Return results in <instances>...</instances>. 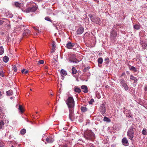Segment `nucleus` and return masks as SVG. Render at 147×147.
<instances>
[{"instance_id":"1","label":"nucleus","mask_w":147,"mask_h":147,"mask_svg":"<svg viewBox=\"0 0 147 147\" xmlns=\"http://www.w3.org/2000/svg\"><path fill=\"white\" fill-rule=\"evenodd\" d=\"M136 125L134 124L133 125L131 126L128 130L127 135L131 140H132L134 138V134L136 130Z\"/></svg>"},{"instance_id":"2","label":"nucleus","mask_w":147,"mask_h":147,"mask_svg":"<svg viewBox=\"0 0 147 147\" xmlns=\"http://www.w3.org/2000/svg\"><path fill=\"white\" fill-rule=\"evenodd\" d=\"M84 136L86 139L88 140H92L95 138L94 134L90 130H88L85 131Z\"/></svg>"},{"instance_id":"3","label":"nucleus","mask_w":147,"mask_h":147,"mask_svg":"<svg viewBox=\"0 0 147 147\" xmlns=\"http://www.w3.org/2000/svg\"><path fill=\"white\" fill-rule=\"evenodd\" d=\"M66 103L68 106L69 109H74L75 103L73 97H69L67 99Z\"/></svg>"},{"instance_id":"4","label":"nucleus","mask_w":147,"mask_h":147,"mask_svg":"<svg viewBox=\"0 0 147 147\" xmlns=\"http://www.w3.org/2000/svg\"><path fill=\"white\" fill-rule=\"evenodd\" d=\"M69 59V61L70 62L76 63H78L81 60V59L79 60L76 59L75 55L74 54H72Z\"/></svg>"},{"instance_id":"5","label":"nucleus","mask_w":147,"mask_h":147,"mask_svg":"<svg viewBox=\"0 0 147 147\" xmlns=\"http://www.w3.org/2000/svg\"><path fill=\"white\" fill-rule=\"evenodd\" d=\"M69 119L72 121H73L75 118V116L74 114V109H69Z\"/></svg>"},{"instance_id":"6","label":"nucleus","mask_w":147,"mask_h":147,"mask_svg":"<svg viewBox=\"0 0 147 147\" xmlns=\"http://www.w3.org/2000/svg\"><path fill=\"white\" fill-rule=\"evenodd\" d=\"M119 82L121 86L124 88L125 90L127 91L129 89L128 86L123 79H121Z\"/></svg>"},{"instance_id":"7","label":"nucleus","mask_w":147,"mask_h":147,"mask_svg":"<svg viewBox=\"0 0 147 147\" xmlns=\"http://www.w3.org/2000/svg\"><path fill=\"white\" fill-rule=\"evenodd\" d=\"M84 30V28L82 26H78L76 28V32L77 35L82 34Z\"/></svg>"},{"instance_id":"8","label":"nucleus","mask_w":147,"mask_h":147,"mask_svg":"<svg viewBox=\"0 0 147 147\" xmlns=\"http://www.w3.org/2000/svg\"><path fill=\"white\" fill-rule=\"evenodd\" d=\"M130 79L131 81L134 82L133 83V86L134 87L136 85V82L138 80V79H137L136 77H134L132 75L130 76Z\"/></svg>"},{"instance_id":"9","label":"nucleus","mask_w":147,"mask_h":147,"mask_svg":"<svg viewBox=\"0 0 147 147\" xmlns=\"http://www.w3.org/2000/svg\"><path fill=\"white\" fill-rule=\"evenodd\" d=\"M99 111L102 114H104L105 112V107L104 104L101 105L99 107Z\"/></svg>"},{"instance_id":"10","label":"nucleus","mask_w":147,"mask_h":147,"mask_svg":"<svg viewBox=\"0 0 147 147\" xmlns=\"http://www.w3.org/2000/svg\"><path fill=\"white\" fill-rule=\"evenodd\" d=\"M121 142L125 146H127L129 145L127 139L126 137H124L122 139Z\"/></svg>"},{"instance_id":"11","label":"nucleus","mask_w":147,"mask_h":147,"mask_svg":"<svg viewBox=\"0 0 147 147\" xmlns=\"http://www.w3.org/2000/svg\"><path fill=\"white\" fill-rule=\"evenodd\" d=\"M46 140L47 143H52L54 142V140L52 136L47 137Z\"/></svg>"},{"instance_id":"12","label":"nucleus","mask_w":147,"mask_h":147,"mask_svg":"<svg viewBox=\"0 0 147 147\" xmlns=\"http://www.w3.org/2000/svg\"><path fill=\"white\" fill-rule=\"evenodd\" d=\"M30 31L28 29H26L24 31L23 36L24 37H27L30 35Z\"/></svg>"},{"instance_id":"13","label":"nucleus","mask_w":147,"mask_h":147,"mask_svg":"<svg viewBox=\"0 0 147 147\" xmlns=\"http://www.w3.org/2000/svg\"><path fill=\"white\" fill-rule=\"evenodd\" d=\"M37 9V8L36 6H33L28 8L26 9V11L28 12H34Z\"/></svg>"},{"instance_id":"14","label":"nucleus","mask_w":147,"mask_h":147,"mask_svg":"<svg viewBox=\"0 0 147 147\" xmlns=\"http://www.w3.org/2000/svg\"><path fill=\"white\" fill-rule=\"evenodd\" d=\"M33 28L35 30V32L34 33V35L35 36L38 35L40 32L38 29V28L37 27H34Z\"/></svg>"},{"instance_id":"15","label":"nucleus","mask_w":147,"mask_h":147,"mask_svg":"<svg viewBox=\"0 0 147 147\" xmlns=\"http://www.w3.org/2000/svg\"><path fill=\"white\" fill-rule=\"evenodd\" d=\"M75 45V44L73 43L69 42L67 43L66 44V47L69 49H71Z\"/></svg>"},{"instance_id":"16","label":"nucleus","mask_w":147,"mask_h":147,"mask_svg":"<svg viewBox=\"0 0 147 147\" xmlns=\"http://www.w3.org/2000/svg\"><path fill=\"white\" fill-rule=\"evenodd\" d=\"M117 35V33L116 31H113L111 32V38L114 39L115 38Z\"/></svg>"},{"instance_id":"17","label":"nucleus","mask_w":147,"mask_h":147,"mask_svg":"<svg viewBox=\"0 0 147 147\" xmlns=\"http://www.w3.org/2000/svg\"><path fill=\"white\" fill-rule=\"evenodd\" d=\"M81 88L83 90V91L84 93H87L88 92V88L87 86L82 85L81 86Z\"/></svg>"},{"instance_id":"18","label":"nucleus","mask_w":147,"mask_h":147,"mask_svg":"<svg viewBox=\"0 0 147 147\" xmlns=\"http://www.w3.org/2000/svg\"><path fill=\"white\" fill-rule=\"evenodd\" d=\"M129 65V68L130 70L133 71L134 72L137 71V69L135 67L132 66H131L130 65Z\"/></svg>"},{"instance_id":"19","label":"nucleus","mask_w":147,"mask_h":147,"mask_svg":"<svg viewBox=\"0 0 147 147\" xmlns=\"http://www.w3.org/2000/svg\"><path fill=\"white\" fill-rule=\"evenodd\" d=\"M74 90L75 92H76L78 93H80L81 92V89L80 88H79L78 87H76L75 88Z\"/></svg>"},{"instance_id":"20","label":"nucleus","mask_w":147,"mask_h":147,"mask_svg":"<svg viewBox=\"0 0 147 147\" xmlns=\"http://www.w3.org/2000/svg\"><path fill=\"white\" fill-rule=\"evenodd\" d=\"M6 93L7 95L10 96L13 94V91L12 90H9L6 92Z\"/></svg>"},{"instance_id":"21","label":"nucleus","mask_w":147,"mask_h":147,"mask_svg":"<svg viewBox=\"0 0 147 147\" xmlns=\"http://www.w3.org/2000/svg\"><path fill=\"white\" fill-rule=\"evenodd\" d=\"M81 109L82 112H85L87 110V109L84 107H81Z\"/></svg>"},{"instance_id":"22","label":"nucleus","mask_w":147,"mask_h":147,"mask_svg":"<svg viewBox=\"0 0 147 147\" xmlns=\"http://www.w3.org/2000/svg\"><path fill=\"white\" fill-rule=\"evenodd\" d=\"M134 29L138 30L140 28V25L135 24L134 26Z\"/></svg>"},{"instance_id":"23","label":"nucleus","mask_w":147,"mask_h":147,"mask_svg":"<svg viewBox=\"0 0 147 147\" xmlns=\"http://www.w3.org/2000/svg\"><path fill=\"white\" fill-rule=\"evenodd\" d=\"M19 110L22 113H23L24 112V109L22 106L21 105H19Z\"/></svg>"},{"instance_id":"24","label":"nucleus","mask_w":147,"mask_h":147,"mask_svg":"<svg viewBox=\"0 0 147 147\" xmlns=\"http://www.w3.org/2000/svg\"><path fill=\"white\" fill-rule=\"evenodd\" d=\"M61 73L64 76H66L67 74V71L64 69H62L61 70Z\"/></svg>"},{"instance_id":"25","label":"nucleus","mask_w":147,"mask_h":147,"mask_svg":"<svg viewBox=\"0 0 147 147\" xmlns=\"http://www.w3.org/2000/svg\"><path fill=\"white\" fill-rule=\"evenodd\" d=\"M37 62L38 64H43L45 63V61L44 60H40L38 61Z\"/></svg>"},{"instance_id":"26","label":"nucleus","mask_w":147,"mask_h":147,"mask_svg":"<svg viewBox=\"0 0 147 147\" xmlns=\"http://www.w3.org/2000/svg\"><path fill=\"white\" fill-rule=\"evenodd\" d=\"M77 70L74 67H72V74H75L76 73Z\"/></svg>"},{"instance_id":"27","label":"nucleus","mask_w":147,"mask_h":147,"mask_svg":"<svg viewBox=\"0 0 147 147\" xmlns=\"http://www.w3.org/2000/svg\"><path fill=\"white\" fill-rule=\"evenodd\" d=\"M9 60V58L7 56H5L3 58V61L5 62H7Z\"/></svg>"},{"instance_id":"28","label":"nucleus","mask_w":147,"mask_h":147,"mask_svg":"<svg viewBox=\"0 0 147 147\" xmlns=\"http://www.w3.org/2000/svg\"><path fill=\"white\" fill-rule=\"evenodd\" d=\"M103 120L104 121L108 122H109L111 121L110 119L109 118H108L107 117H104V119H103Z\"/></svg>"},{"instance_id":"29","label":"nucleus","mask_w":147,"mask_h":147,"mask_svg":"<svg viewBox=\"0 0 147 147\" xmlns=\"http://www.w3.org/2000/svg\"><path fill=\"white\" fill-rule=\"evenodd\" d=\"M4 50L2 47H0V55H2L4 53Z\"/></svg>"},{"instance_id":"30","label":"nucleus","mask_w":147,"mask_h":147,"mask_svg":"<svg viewBox=\"0 0 147 147\" xmlns=\"http://www.w3.org/2000/svg\"><path fill=\"white\" fill-rule=\"evenodd\" d=\"M98 63L102 64L103 62L102 58L101 57L99 58L98 59Z\"/></svg>"},{"instance_id":"31","label":"nucleus","mask_w":147,"mask_h":147,"mask_svg":"<svg viewBox=\"0 0 147 147\" xmlns=\"http://www.w3.org/2000/svg\"><path fill=\"white\" fill-rule=\"evenodd\" d=\"M26 132V130L25 129H22L20 131V134H24Z\"/></svg>"},{"instance_id":"32","label":"nucleus","mask_w":147,"mask_h":147,"mask_svg":"<svg viewBox=\"0 0 147 147\" xmlns=\"http://www.w3.org/2000/svg\"><path fill=\"white\" fill-rule=\"evenodd\" d=\"M109 59L108 58H105V63L106 64H108L109 63Z\"/></svg>"},{"instance_id":"33","label":"nucleus","mask_w":147,"mask_h":147,"mask_svg":"<svg viewBox=\"0 0 147 147\" xmlns=\"http://www.w3.org/2000/svg\"><path fill=\"white\" fill-rule=\"evenodd\" d=\"M15 6L16 7H20L21 5V4L20 3H19L18 2H16L15 3Z\"/></svg>"},{"instance_id":"34","label":"nucleus","mask_w":147,"mask_h":147,"mask_svg":"<svg viewBox=\"0 0 147 147\" xmlns=\"http://www.w3.org/2000/svg\"><path fill=\"white\" fill-rule=\"evenodd\" d=\"M51 44L52 45V48L53 49H55V43L53 41L52 42Z\"/></svg>"},{"instance_id":"35","label":"nucleus","mask_w":147,"mask_h":147,"mask_svg":"<svg viewBox=\"0 0 147 147\" xmlns=\"http://www.w3.org/2000/svg\"><path fill=\"white\" fill-rule=\"evenodd\" d=\"M12 68L15 72H16L17 71L16 67V65H13Z\"/></svg>"},{"instance_id":"36","label":"nucleus","mask_w":147,"mask_h":147,"mask_svg":"<svg viewBox=\"0 0 147 147\" xmlns=\"http://www.w3.org/2000/svg\"><path fill=\"white\" fill-rule=\"evenodd\" d=\"M90 68V67H86V68H84L83 69V72H86Z\"/></svg>"},{"instance_id":"37","label":"nucleus","mask_w":147,"mask_h":147,"mask_svg":"<svg viewBox=\"0 0 147 147\" xmlns=\"http://www.w3.org/2000/svg\"><path fill=\"white\" fill-rule=\"evenodd\" d=\"M45 19L47 21H50V22H52V20L50 19V18L48 16L46 17L45 18Z\"/></svg>"},{"instance_id":"38","label":"nucleus","mask_w":147,"mask_h":147,"mask_svg":"<svg viewBox=\"0 0 147 147\" xmlns=\"http://www.w3.org/2000/svg\"><path fill=\"white\" fill-rule=\"evenodd\" d=\"M4 125V123L3 121H0V129H1L3 126Z\"/></svg>"},{"instance_id":"39","label":"nucleus","mask_w":147,"mask_h":147,"mask_svg":"<svg viewBox=\"0 0 147 147\" xmlns=\"http://www.w3.org/2000/svg\"><path fill=\"white\" fill-rule=\"evenodd\" d=\"M4 72L3 71H0V76L2 77H3L4 76Z\"/></svg>"},{"instance_id":"40","label":"nucleus","mask_w":147,"mask_h":147,"mask_svg":"<svg viewBox=\"0 0 147 147\" xmlns=\"http://www.w3.org/2000/svg\"><path fill=\"white\" fill-rule=\"evenodd\" d=\"M142 133L143 135H146L147 134L146 132V130L145 129H144L142 131Z\"/></svg>"},{"instance_id":"41","label":"nucleus","mask_w":147,"mask_h":147,"mask_svg":"<svg viewBox=\"0 0 147 147\" xmlns=\"http://www.w3.org/2000/svg\"><path fill=\"white\" fill-rule=\"evenodd\" d=\"M94 102V100L93 99H91L90 101L89 102V103L90 104H92L93 102Z\"/></svg>"},{"instance_id":"42","label":"nucleus","mask_w":147,"mask_h":147,"mask_svg":"<svg viewBox=\"0 0 147 147\" xmlns=\"http://www.w3.org/2000/svg\"><path fill=\"white\" fill-rule=\"evenodd\" d=\"M3 143L2 142H0V147L3 146Z\"/></svg>"},{"instance_id":"43","label":"nucleus","mask_w":147,"mask_h":147,"mask_svg":"<svg viewBox=\"0 0 147 147\" xmlns=\"http://www.w3.org/2000/svg\"><path fill=\"white\" fill-rule=\"evenodd\" d=\"M144 90L146 92H147V86H145Z\"/></svg>"},{"instance_id":"44","label":"nucleus","mask_w":147,"mask_h":147,"mask_svg":"<svg viewBox=\"0 0 147 147\" xmlns=\"http://www.w3.org/2000/svg\"><path fill=\"white\" fill-rule=\"evenodd\" d=\"M25 69H24L22 70V71H21V72L22 73H24V71H25Z\"/></svg>"},{"instance_id":"45","label":"nucleus","mask_w":147,"mask_h":147,"mask_svg":"<svg viewBox=\"0 0 147 147\" xmlns=\"http://www.w3.org/2000/svg\"><path fill=\"white\" fill-rule=\"evenodd\" d=\"M28 70H26V71H24V73L25 74H26L28 73Z\"/></svg>"},{"instance_id":"46","label":"nucleus","mask_w":147,"mask_h":147,"mask_svg":"<svg viewBox=\"0 0 147 147\" xmlns=\"http://www.w3.org/2000/svg\"><path fill=\"white\" fill-rule=\"evenodd\" d=\"M93 0L95 1H96L97 3H98V2H99L98 0Z\"/></svg>"},{"instance_id":"47","label":"nucleus","mask_w":147,"mask_h":147,"mask_svg":"<svg viewBox=\"0 0 147 147\" xmlns=\"http://www.w3.org/2000/svg\"><path fill=\"white\" fill-rule=\"evenodd\" d=\"M91 20L92 21V22H96L94 20H93L92 19V18H91Z\"/></svg>"},{"instance_id":"48","label":"nucleus","mask_w":147,"mask_h":147,"mask_svg":"<svg viewBox=\"0 0 147 147\" xmlns=\"http://www.w3.org/2000/svg\"><path fill=\"white\" fill-rule=\"evenodd\" d=\"M96 19H97V20H98V22H99V21H100V19L98 18H97Z\"/></svg>"},{"instance_id":"49","label":"nucleus","mask_w":147,"mask_h":147,"mask_svg":"<svg viewBox=\"0 0 147 147\" xmlns=\"http://www.w3.org/2000/svg\"><path fill=\"white\" fill-rule=\"evenodd\" d=\"M102 65H98V66L99 67H101Z\"/></svg>"},{"instance_id":"50","label":"nucleus","mask_w":147,"mask_h":147,"mask_svg":"<svg viewBox=\"0 0 147 147\" xmlns=\"http://www.w3.org/2000/svg\"><path fill=\"white\" fill-rule=\"evenodd\" d=\"M126 73H127V74H129V71H127L126 72Z\"/></svg>"},{"instance_id":"51","label":"nucleus","mask_w":147,"mask_h":147,"mask_svg":"<svg viewBox=\"0 0 147 147\" xmlns=\"http://www.w3.org/2000/svg\"><path fill=\"white\" fill-rule=\"evenodd\" d=\"M2 95V94H1V92L0 91V97H1V96Z\"/></svg>"},{"instance_id":"52","label":"nucleus","mask_w":147,"mask_h":147,"mask_svg":"<svg viewBox=\"0 0 147 147\" xmlns=\"http://www.w3.org/2000/svg\"><path fill=\"white\" fill-rule=\"evenodd\" d=\"M42 140L43 141H44V138H42Z\"/></svg>"},{"instance_id":"53","label":"nucleus","mask_w":147,"mask_h":147,"mask_svg":"<svg viewBox=\"0 0 147 147\" xmlns=\"http://www.w3.org/2000/svg\"><path fill=\"white\" fill-rule=\"evenodd\" d=\"M13 99V98H12V97H11L10 98V99Z\"/></svg>"},{"instance_id":"54","label":"nucleus","mask_w":147,"mask_h":147,"mask_svg":"<svg viewBox=\"0 0 147 147\" xmlns=\"http://www.w3.org/2000/svg\"><path fill=\"white\" fill-rule=\"evenodd\" d=\"M45 68H46V69H47V68H48V67H47V66H46V67H45Z\"/></svg>"},{"instance_id":"55","label":"nucleus","mask_w":147,"mask_h":147,"mask_svg":"<svg viewBox=\"0 0 147 147\" xmlns=\"http://www.w3.org/2000/svg\"><path fill=\"white\" fill-rule=\"evenodd\" d=\"M11 147H14V146L13 145L11 146Z\"/></svg>"},{"instance_id":"56","label":"nucleus","mask_w":147,"mask_h":147,"mask_svg":"<svg viewBox=\"0 0 147 147\" xmlns=\"http://www.w3.org/2000/svg\"><path fill=\"white\" fill-rule=\"evenodd\" d=\"M51 95H52V96H53V94H51Z\"/></svg>"},{"instance_id":"57","label":"nucleus","mask_w":147,"mask_h":147,"mask_svg":"<svg viewBox=\"0 0 147 147\" xmlns=\"http://www.w3.org/2000/svg\"><path fill=\"white\" fill-rule=\"evenodd\" d=\"M56 62L57 63V61H56ZM56 63V64H57V63Z\"/></svg>"},{"instance_id":"58","label":"nucleus","mask_w":147,"mask_h":147,"mask_svg":"<svg viewBox=\"0 0 147 147\" xmlns=\"http://www.w3.org/2000/svg\"><path fill=\"white\" fill-rule=\"evenodd\" d=\"M20 18L21 19H22V18Z\"/></svg>"},{"instance_id":"59","label":"nucleus","mask_w":147,"mask_h":147,"mask_svg":"<svg viewBox=\"0 0 147 147\" xmlns=\"http://www.w3.org/2000/svg\"><path fill=\"white\" fill-rule=\"evenodd\" d=\"M143 32H145V31H143Z\"/></svg>"},{"instance_id":"60","label":"nucleus","mask_w":147,"mask_h":147,"mask_svg":"<svg viewBox=\"0 0 147 147\" xmlns=\"http://www.w3.org/2000/svg\"><path fill=\"white\" fill-rule=\"evenodd\" d=\"M112 147H115L114 146H112Z\"/></svg>"}]
</instances>
